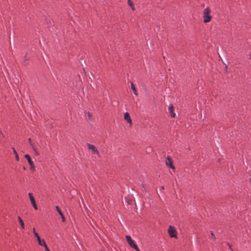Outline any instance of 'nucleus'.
<instances>
[{
  "instance_id": "f257e3e1",
  "label": "nucleus",
  "mask_w": 251,
  "mask_h": 251,
  "mask_svg": "<svg viewBox=\"0 0 251 251\" xmlns=\"http://www.w3.org/2000/svg\"><path fill=\"white\" fill-rule=\"evenodd\" d=\"M210 10L207 7L204 9L203 14V22L204 23H208L210 21L211 16L210 15Z\"/></svg>"
},
{
  "instance_id": "f03ea898",
  "label": "nucleus",
  "mask_w": 251,
  "mask_h": 251,
  "mask_svg": "<svg viewBox=\"0 0 251 251\" xmlns=\"http://www.w3.org/2000/svg\"><path fill=\"white\" fill-rule=\"evenodd\" d=\"M126 239L129 245L134 249L136 251H140L137 245L136 244L135 242L131 239V237L129 235L126 236Z\"/></svg>"
},
{
  "instance_id": "7ed1b4c3",
  "label": "nucleus",
  "mask_w": 251,
  "mask_h": 251,
  "mask_svg": "<svg viewBox=\"0 0 251 251\" xmlns=\"http://www.w3.org/2000/svg\"><path fill=\"white\" fill-rule=\"evenodd\" d=\"M88 149L91 151L92 152V153L96 154L98 156H100V154L99 153V151H98L97 148L93 145H91L90 144L88 143L87 144Z\"/></svg>"
},
{
  "instance_id": "20e7f679",
  "label": "nucleus",
  "mask_w": 251,
  "mask_h": 251,
  "mask_svg": "<svg viewBox=\"0 0 251 251\" xmlns=\"http://www.w3.org/2000/svg\"><path fill=\"white\" fill-rule=\"evenodd\" d=\"M168 233L171 237L176 238V231L174 227L170 226L168 228Z\"/></svg>"
},
{
  "instance_id": "39448f33",
  "label": "nucleus",
  "mask_w": 251,
  "mask_h": 251,
  "mask_svg": "<svg viewBox=\"0 0 251 251\" xmlns=\"http://www.w3.org/2000/svg\"><path fill=\"white\" fill-rule=\"evenodd\" d=\"M33 233H34V234L35 235V236L37 238V240L38 241V242L39 243V244L40 245V246H42L43 244H45V241L43 239H41L40 237V236H39L38 234L35 231V229L33 228Z\"/></svg>"
},
{
  "instance_id": "423d86ee",
  "label": "nucleus",
  "mask_w": 251,
  "mask_h": 251,
  "mask_svg": "<svg viewBox=\"0 0 251 251\" xmlns=\"http://www.w3.org/2000/svg\"><path fill=\"white\" fill-rule=\"evenodd\" d=\"M166 164L172 169H175V166L173 164V161L169 156H168L166 158Z\"/></svg>"
},
{
  "instance_id": "0eeeda50",
  "label": "nucleus",
  "mask_w": 251,
  "mask_h": 251,
  "mask_svg": "<svg viewBox=\"0 0 251 251\" xmlns=\"http://www.w3.org/2000/svg\"><path fill=\"white\" fill-rule=\"evenodd\" d=\"M168 109L171 117L174 118L175 117L176 114L174 112V108L173 105L172 104H170L169 106Z\"/></svg>"
},
{
  "instance_id": "6e6552de",
  "label": "nucleus",
  "mask_w": 251,
  "mask_h": 251,
  "mask_svg": "<svg viewBox=\"0 0 251 251\" xmlns=\"http://www.w3.org/2000/svg\"><path fill=\"white\" fill-rule=\"evenodd\" d=\"M124 118L127 123H129L130 125L132 124V121L128 113L126 112L125 113Z\"/></svg>"
},
{
  "instance_id": "1a4fd4ad",
  "label": "nucleus",
  "mask_w": 251,
  "mask_h": 251,
  "mask_svg": "<svg viewBox=\"0 0 251 251\" xmlns=\"http://www.w3.org/2000/svg\"><path fill=\"white\" fill-rule=\"evenodd\" d=\"M55 208H56L57 211L59 214V215L61 216L62 221L65 222V218L63 213L61 211L60 209L59 208V207L58 206H56Z\"/></svg>"
},
{
  "instance_id": "9d476101",
  "label": "nucleus",
  "mask_w": 251,
  "mask_h": 251,
  "mask_svg": "<svg viewBox=\"0 0 251 251\" xmlns=\"http://www.w3.org/2000/svg\"><path fill=\"white\" fill-rule=\"evenodd\" d=\"M25 157L27 159L29 165L33 164V162L32 161L30 156L28 154H25Z\"/></svg>"
},
{
  "instance_id": "9b49d317",
  "label": "nucleus",
  "mask_w": 251,
  "mask_h": 251,
  "mask_svg": "<svg viewBox=\"0 0 251 251\" xmlns=\"http://www.w3.org/2000/svg\"><path fill=\"white\" fill-rule=\"evenodd\" d=\"M30 200L31 204H32V206H33L34 208L35 209L37 210L38 208H37V206L36 205V201H35L34 198L31 199V200Z\"/></svg>"
},
{
  "instance_id": "f8f14e48",
  "label": "nucleus",
  "mask_w": 251,
  "mask_h": 251,
  "mask_svg": "<svg viewBox=\"0 0 251 251\" xmlns=\"http://www.w3.org/2000/svg\"><path fill=\"white\" fill-rule=\"evenodd\" d=\"M31 146L32 147V148L34 151V153L37 155H38L39 154L38 151H37V148L35 147V146L33 145V144L32 143H31Z\"/></svg>"
},
{
  "instance_id": "ddd939ff",
  "label": "nucleus",
  "mask_w": 251,
  "mask_h": 251,
  "mask_svg": "<svg viewBox=\"0 0 251 251\" xmlns=\"http://www.w3.org/2000/svg\"><path fill=\"white\" fill-rule=\"evenodd\" d=\"M131 89L133 90V93L134 94L136 95V96H137L138 95V93H137V91L135 88V85L133 84V83H132L131 84Z\"/></svg>"
},
{
  "instance_id": "4468645a",
  "label": "nucleus",
  "mask_w": 251,
  "mask_h": 251,
  "mask_svg": "<svg viewBox=\"0 0 251 251\" xmlns=\"http://www.w3.org/2000/svg\"><path fill=\"white\" fill-rule=\"evenodd\" d=\"M18 219L19 220V222L21 226V227L23 229H25V225H24V223L23 221V220L22 219V218L20 217V216H18Z\"/></svg>"
},
{
  "instance_id": "2eb2a0df",
  "label": "nucleus",
  "mask_w": 251,
  "mask_h": 251,
  "mask_svg": "<svg viewBox=\"0 0 251 251\" xmlns=\"http://www.w3.org/2000/svg\"><path fill=\"white\" fill-rule=\"evenodd\" d=\"M127 1L129 6L131 7L132 10H134L135 8L134 7L133 3L131 1V0H127Z\"/></svg>"
},
{
  "instance_id": "dca6fc26",
  "label": "nucleus",
  "mask_w": 251,
  "mask_h": 251,
  "mask_svg": "<svg viewBox=\"0 0 251 251\" xmlns=\"http://www.w3.org/2000/svg\"><path fill=\"white\" fill-rule=\"evenodd\" d=\"M12 150H13V152L15 154V158H16V159L17 160V161H19V155L17 153V152L16 151V150L14 148H12Z\"/></svg>"
},
{
  "instance_id": "f3484780",
  "label": "nucleus",
  "mask_w": 251,
  "mask_h": 251,
  "mask_svg": "<svg viewBox=\"0 0 251 251\" xmlns=\"http://www.w3.org/2000/svg\"><path fill=\"white\" fill-rule=\"evenodd\" d=\"M29 165L30 166V170L33 171H34L35 170V167L34 165V163L32 164Z\"/></svg>"
},
{
  "instance_id": "a211bd4d",
  "label": "nucleus",
  "mask_w": 251,
  "mask_h": 251,
  "mask_svg": "<svg viewBox=\"0 0 251 251\" xmlns=\"http://www.w3.org/2000/svg\"><path fill=\"white\" fill-rule=\"evenodd\" d=\"M42 246H44L45 247L46 251H50V250H49V248L48 247L47 244H46V242L45 243V244H43V245Z\"/></svg>"
},
{
  "instance_id": "6ab92c4d",
  "label": "nucleus",
  "mask_w": 251,
  "mask_h": 251,
  "mask_svg": "<svg viewBox=\"0 0 251 251\" xmlns=\"http://www.w3.org/2000/svg\"><path fill=\"white\" fill-rule=\"evenodd\" d=\"M28 196H29V199L31 200V199H33L34 197L33 196H32V194L29 193H28Z\"/></svg>"
},
{
  "instance_id": "aec40b11",
  "label": "nucleus",
  "mask_w": 251,
  "mask_h": 251,
  "mask_svg": "<svg viewBox=\"0 0 251 251\" xmlns=\"http://www.w3.org/2000/svg\"><path fill=\"white\" fill-rule=\"evenodd\" d=\"M87 115H88V117H89V118H91V117L92 115H91V114L89 112H88V113H87Z\"/></svg>"
},
{
  "instance_id": "412c9836",
  "label": "nucleus",
  "mask_w": 251,
  "mask_h": 251,
  "mask_svg": "<svg viewBox=\"0 0 251 251\" xmlns=\"http://www.w3.org/2000/svg\"><path fill=\"white\" fill-rule=\"evenodd\" d=\"M211 236L213 237V239L215 240V236L213 234V233L212 232H211Z\"/></svg>"
},
{
  "instance_id": "4be33fe9",
  "label": "nucleus",
  "mask_w": 251,
  "mask_h": 251,
  "mask_svg": "<svg viewBox=\"0 0 251 251\" xmlns=\"http://www.w3.org/2000/svg\"><path fill=\"white\" fill-rule=\"evenodd\" d=\"M28 140L29 141V143L30 145H31V143H32V142L31 141V139L30 138H28Z\"/></svg>"
}]
</instances>
